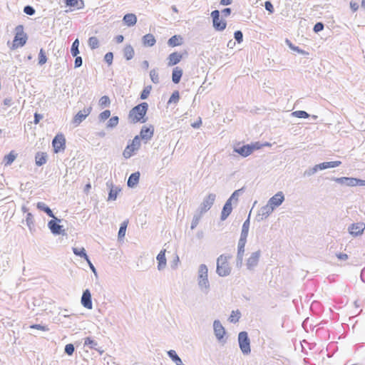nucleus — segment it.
Masks as SVG:
<instances>
[{
	"mask_svg": "<svg viewBox=\"0 0 365 365\" xmlns=\"http://www.w3.org/2000/svg\"><path fill=\"white\" fill-rule=\"evenodd\" d=\"M197 285L200 292L207 294L210 290V284L208 279V268L207 265L201 264L197 270Z\"/></svg>",
	"mask_w": 365,
	"mask_h": 365,
	"instance_id": "1",
	"label": "nucleus"
},
{
	"mask_svg": "<svg viewBox=\"0 0 365 365\" xmlns=\"http://www.w3.org/2000/svg\"><path fill=\"white\" fill-rule=\"evenodd\" d=\"M148 108V105L147 103H141L130 110L129 113V118L133 123L140 121L145 123L146 119L144 118V117L147 113Z\"/></svg>",
	"mask_w": 365,
	"mask_h": 365,
	"instance_id": "2",
	"label": "nucleus"
},
{
	"mask_svg": "<svg viewBox=\"0 0 365 365\" xmlns=\"http://www.w3.org/2000/svg\"><path fill=\"white\" fill-rule=\"evenodd\" d=\"M230 256L220 255L217 259L216 272L220 277H227L231 273V267L228 264Z\"/></svg>",
	"mask_w": 365,
	"mask_h": 365,
	"instance_id": "3",
	"label": "nucleus"
},
{
	"mask_svg": "<svg viewBox=\"0 0 365 365\" xmlns=\"http://www.w3.org/2000/svg\"><path fill=\"white\" fill-rule=\"evenodd\" d=\"M15 36L13 41V48L24 46L27 41V35L24 31L22 25H18L15 28Z\"/></svg>",
	"mask_w": 365,
	"mask_h": 365,
	"instance_id": "4",
	"label": "nucleus"
},
{
	"mask_svg": "<svg viewBox=\"0 0 365 365\" xmlns=\"http://www.w3.org/2000/svg\"><path fill=\"white\" fill-rule=\"evenodd\" d=\"M238 342L240 348L243 354L248 355L251 352L250 340L246 331H241L238 334Z\"/></svg>",
	"mask_w": 365,
	"mask_h": 365,
	"instance_id": "5",
	"label": "nucleus"
},
{
	"mask_svg": "<svg viewBox=\"0 0 365 365\" xmlns=\"http://www.w3.org/2000/svg\"><path fill=\"white\" fill-rule=\"evenodd\" d=\"M260 145L258 143L247 144L241 147H235L234 152L240 154L241 156L246 158L251 155L254 150L259 149Z\"/></svg>",
	"mask_w": 365,
	"mask_h": 365,
	"instance_id": "6",
	"label": "nucleus"
},
{
	"mask_svg": "<svg viewBox=\"0 0 365 365\" xmlns=\"http://www.w3.org/2000/svg\"><path fill=\"white\" fill-rule=\"evenodd\" d=\"M261 257V251L257 250L250 254L246 260V267L249 271H254L257 267Z\"/></svg>",
	"mask_w": 365,
	"mask_h": 365,
	"instance_id": "7",
	"label": "nucleus"
},
{
	"mask_svg": "<svg viewBox=\"0 0 365 365\" xmlns=\"http://www.w3.org/2000/svg\"><path fill=\"white\" fill-rule=\"evenodd\" d=\"M211 17L212 18L213 27L215 30L221 31L226 28L227 23L225 20L220 18V11L218 10L212 11Z\"/></svg>",
	"mask_w": 365,
	"mask_h": 365,
	"instance_id": "8",
	"label": "nucleus"
},
{
	"mask_svg": "<svg viewBox=\"0 0 365 365\" xmlns=\"http://www.w3.org/2000/svg\"><path fill=\"white\" fill-rule=\"evenodd\" d=\"M52 218L53 220H51L48 222V227L49 228L52 234L55 235H64L65 230H63L62 226L58 224L61 221V220L56 217L55 216L54 217Z\"/></svg>",
	"mask_w": 365,
	"mask_h": 365,
	"instance_id": "9",
	"label": "nucleus"
},
{
	"mask_svg": "<svg viewBox=\"0 0 365 365\" xmlns=\"http://www.w3.org/2000/svg\"><path fill=\"white\" fill-rule=\"evenodd\" d=\"M54 153H58L66 148V139L63 134L56 135L52 141Z\"/></svg>",
	"mask_w": 365,
	"mask_h": 365,
	"instance_id": "10",
	"label": "nucleus"
},
{
	"mask_svg": "<svg viewBox=\"0 0 365 365\" xmlns=\"http://www.w3.org/2000/svg\"><path fill=\"white\" fill-rule=\"evenodd\" d=\"M247 240L240 239L237 245V254L236 258V267L238 268L242 267L243 264V257L245 253V247Z\"/></svg>",
	"mask_w": 365,
	"mask_h": 365,
	"instance_id": "11",
	"label": "nucleus"
},
{
	"mask_svg": "<svg viewBox=\"0 0 365 365\" xmlns=\"http://www.w3.org/2000/svg\"><path fill=\"white\" fill-rule=\"evenodd\" d=\"M216 198V195L214 193L209 194L202 201L200 206V213H204L208 211L214 204Z\"/></svg>",
	"mask_w": 365,
	"mask_h": 365,
	"instance_id": "12",
	"label": "nucleus"
},
{
	"mask_svg": "<svg viewBox=\"0 0 365 365\" xmlns=\"http://www.w3.org/2000/svg\"><path fill=\"white\" fill-rule=\"evenodd\" d=\"M92 107L85 108L83 110H80L76 113L73 119V123L77 126L91 113Z\"/></svg>",
	"mask_w": 365,
	"mask_h": 365,
	"instance_id": "13",
	"label": "nucleus"
},
{
	"mask_svg": "<svg viewBox=\"0 0 365 365\" xmlns=\"http://www.w3.org/2000/svg\"><path fill=\"white\" fill-rule=\"evenodd\" d=\"M154 128L153 125L149 127L143 126L140 132V138L145 143H148L153 136Z\"/></svg>",
	"mask_w": 365,
	"mask_h": 365,
	"instance_id": "14",
	"label": "nucleus"
},
{
	"mask_svg": "<svg viewBox=\"0 0 365 365\" xmlns=\"http://www.w3.org/2000/svg\"><path fill=\"white\" fill-rule=\"evenodd\" d=\"M284 200V195L282 192L279 191L272 196L267 203L274 208V210L282 205Z\"/></svg>",
	"mask_w": 365,
	"mask_h": 365,
	"instance_id": "15",
	"label": "nucleus"
},
{
	"mask_svg": "<svg viewBox=\"0 0 365 365\" xmlns=\"http://www.w3.org/2000/svg\"><path fill=\"white\" fill-rule=\"evenodd\" d=\"M274 211V208L271 207L268 203L262 207L257 215V220L262 221L267 219Z\"/></svg>",
	"mask_w": 365,
	"mask_h": 365,
	"instance_id": "16",
	"label": "nucleus"
},
{
	"mask_svg": "<svg viewBox=\"0 0 365 365\" xmlns=\"http://www.w3.org/2000/svg\"><path fill=\"white\" fill-rule=\"evenodd\" d=\"M214 334L217 339L220 341L223 339L226 331L224 327L219 320H215L213 322Z\"/></svg>",
	"mask_w": 365,
	"mask_h": 365,
	"instance_id": "17",
	"label": "nucleus"
},
{
	"mask_svg": "<svg viewBox=\"0 0 365 365\" xmlns=\"http://www.w3.org/2000/svg\"><path fill=\"white\" fill-rule=\"evenodd\" d=\"M365 229V225L362 222L354 223L349 227V232L354 236L361 235Z\"/></svg>",
	"mask_w": 365,
	"mask_h": 365,
	"instance_id": "18",
	"label": "nucleus"
},
{
	"mask_svg": "<svg viewBox=\"0 0 365 365\" xmlns=\"http://www.w3.org/2000/svg\"><path fill=\"white\" fill-rule=\"evenodd\" d=\"M81 304L82 305L88 309H91L93 307L92 300H91V294L89 289H86L83 291L82 297H81Z\"/></svg>",
	"mask_w": 365,
	"mask_h": 365,
	"instance_id": "19",
	"label": "nucleus"
},
{
	"mask_svg": "<svg viewBox=\"0 0 365 365\" xmlns=\"http://www.w3.org/2000/svg\"><path fill=\"white\" fill-rule=\"evenodd\" d=\"M108 187H110V192L108 194V200H115L119 192H120L121 189L118 186H113L112 182L109 183L108 182L106 183Z\"/></svg>",
	"mask_w": 365,
	"mask_h": 365,
	"instance_id": "20",
	"label": "nucleus"
},
{
	"mask_svg": "<svg viewBox=\"0 0 365 365\" xmlns=\"http://www.w3.org/2000/svg\"><path fill=\"white\" fill-rule=\"evenodd\" d=\"M232 202L227 200L225 204L223 206V208H222V210L221 212V216H220L221 220H222V221L225 220L228 217V216L230 215V213L232 212Z\"/></svg>",
	"mask_w": 365,
	"mask_h": 365,
	"instance_id": "21",
	"label": "nucleus"
},
{
	"mask_svg": "<svg viewBox=\"0 0 365 365\" xmlns=\"http://www.w3.org/2000/svg\"><path fill=\"white\" fill-rule=\"evenodd\" d=\"M158 270H163L166 267L165 250H161L156 257Z\"/></svg>",
	"mask_w": 365,
	"mask_h": 365,
	"instance_id": "22",
	"label": "nucleus"
},
{
	"mask_svg": "<svg viewBox=\"0 0 365 365\" xmlns=\"http://www.w3.org/2000/svg\"><path fill=\"white\" fill-rule=\"evenodd\" d=\"M333 180L335 182L341 184L346 185L347 186H355L356 178H347V177H341V178H334Z\"/></svg>",
	"mask_w": 365,
	"mask_h": 365,
	"instance_id": "23",
	"label": "nucleus"
},
{
	"mask_svg": "<svg viewBox=\"0 0 365 365\" xmlns=\"http://www.w3.org/2000/svg\"><path fill=\"white\" fill-rule=\"evenodd\" d=\"M182 58V56L178 52H173V53H170L168 58V66H172L176 65L181 61Z\"/></svg>",
	"mask_w": 365,
	"mask_h": 365,
	"instance_id": "24",
	"label": "nucleus"
},
{
	"mask_svg": "<svg viewBox=\"0 0 365 365\" xmlns=\"http://www.w3.org/2000/svg\"><path fill=\"white\" fill-rule=\"evenodd\" d=\"M140 173L139 172H135V173H132L130 177L128 178V182H127V185L129 187H135L138 182H139V179H140Z\"/></svg>",
	"mask_w": 365,
	"mask_h": 365,
	"instance_id": "25",
	"label": "nucleus"
},
{
	"mask_svg": "<svg viewBox=\"0 0 365 365\" xmlns=\"http://www.w3.org/2000/svg\"><path fill=\"white\" fill-rule=\"evenodd\" d=\"M182 76V69L180 67H175L173 70L172 81L174 83H178Z\"/></svg>",
	"mask_w": 365,
	"mask_h": 365,
	"instance_id": "26",
	"label": "nucleus"
},
{
	"mask_svg": "<svg viewBox=\"0 0 365 365\" xmlns=\"http://www.w3.org/2000/svg\"><path fill=\"white\" fill-rule=\"evenodd\" d=\"M250 229V216L244 222L242 227L241 235L240 239L247 240V237L248 236Z\"/></svg>",
	"mask_w": 365,
	"mask_h": 365,
	"instance_id": "27",
	"label": "nucleus"
},
{
	"mask_svg": "<svg viewBox=\"0 0 365 365\" xmlns=\"http://www.w3.org/2000/svg\"><path fill=\"white\" fill-rule=\"evenodd\" d=\"M123 21L128 26H134L137 22L136 16L133 14H127L123 17Z\"/></svg>",
	"mask_w": 365,
	"mask_h": 365,
	"instance_id": "28",
	"label": "nucleus"
},
{
	"mask_svg": "<svg viewBox=\"0 0 365 365\" xmlns=\"http://www.w3.org/2000/svg\"><path fill=\"white\" fill-rule=\"evenodd\" d=\"M156 40L151 34H148L143 37V43L145 46H153L155 45Z\"/></svg>",
	"mask_w": 365,
	"mask_h": 365,
	"instance_id": "29",
	"label": "nucleus"
},
{
	"mask_svg": "<svg viewBox=\"0 0 365 365\" xmlns=\"http://www.w3.org/2000/svg\"><path fill=\"white\" fill-rule=\"evenodd\" d=\"M47 154L46 153H37L35 156L36 164L38 166L44 165L47 161Z\"/></svg>",
	"mask_w": 365,
	"mask_h": 365,
	"instance_id": "30",
	"label": "nucleus"
},
{
	"mask_svg": "<svg viewBox=\"0 0 365 365\" xmlns=\"http://www.w3.org/2000/svg\"><path fill=\"white\" fill-rule=\"evenodd\" d=\"M36 207L38 210L45 212L49 217H54V215L52 210L48 207L46 203L43 202H38L36 205Z\"/></svg>",
	"mask_w": 365,
	"mask_h": 365,
	"instance_id": "31",
	"label": "nucleus"
},
{
	"mask_svg": "<svg viewBox=\"0 0 365 365\" xmlns=\"http://www.w3.org/2000/svg\"><path fill=\"white\" fill-rule=\"evenodd\" d=\"M26 225L30 230L31 232H33L34 229V216L31 213L27 212L26 217Z\"/></svg>",
	"mask_w": 365,
	"mask_h": 365,
	"instance_id": "32",
	"label": "nucleus"
},
{
	"mask_svg": "<svg viewBox=\"0 0 365 365\" xmlns=\"http://www.w3.org/2000/svg\"><path fill=\"white\" fill-rule=\"evenodd\" d=\"M169 357L176 364V365H184L181 359L178 356L175 351L170 350L168 351Z\"/></svg>",
	"mask_w": 365,
	"mask_h": 365,
	"instance_id": "33",
	"label": "nucleus"
},
{
	"mask_svg": "<svg viewBox=\"0 0 365 365\" xmlns=\"http://www.w3.org/2000/svg\"><path fill=\"white\" fill-rule=\"evenodd\" d=\"M134 53V49L130 45H127L123 50L124 57L127 60L132 59L133 58Z\"/></svg>",
	"mask_w": 365,
	"mask_h": 365,
	"instance_id": "34",
	"label": "nucleus"
},
{
	"mask_svg": "<svg viewBox=\"0 0 365 365\" xmlns=\"http://www.w3.org/2000/svg\"><path fill=\"white\" fill-rule=\"evenodd\" d=\"M73 252L76 255L83 257L86 261H88V256L87 255L86 250L83 247H81V248L73 247Z\"/></svg>",
	"mask_w": 365,
	"mask_h": 365,
	"instance_id": "35",
	"label": "nucleus"
},
{
	"mask_svg": "<svg viewBox=\"0 0 365 365\" xmlns=\"http://www.w3.org/2000/svg\"><path fill=\"white\" fill-rule=\"evenodd\" d=\"M150 78L151 81L153 83L158 84L160 83V78H159V75H158L157 68H153V69L150 70Z\"/></svg>",
	"mask_w": 365,
	"mask_h": 365,
	"instance_id": "36",
	"label": "nucleus"
},
{
	"mask_svg": "<svg viewBox=\"0 0 365 365\" xmlns=\"http://www.w3.org/2000/svg\"><path fill=\"white\" fill-rule=\"evenodd\" d=\"M181 39L182 38H180V36L175 35L169 38V40L168 41V44L172 47L179 46L181 44V42H180Z\"/></svg>",
	"mask_w": 365,
	"mask_h": 365,
	"instance_id": "37",
	"label": "nucleus"
},
{
	"mask_svg": "<svg viewBox=\"0 0 365 365\" xmlns=\"http://www.w3.org/2000/svg\"><path fill=\"white\" fill-rule=\"evenodd\" d=\"M285 43L292 50L303 55L308 54V53L306 52L305 51L302 50L298 46H295L294 45H293L289 39H286Z\"/></svg>",
	"mask_w": 365,
	"mask_h": 365,
	"instance_id": "38",
	"label": "nucleus"
},
{
	"mask_svg": "<svg viewBox=\"0 0 365 365\" xmlns=\"http://www.w3.org/2000/svg\"><path fill=\"white\" fill-rule=\"evenodd\" d=\"M241 317V313L239 310L232 311L229 317V321L232 323H236L239 321Z\"/></svg>",
	"mask_w": 365,
	"mask_h": 365,
	"instance_id": "39",
	"label": "nucleus"
},
{
	"mask_svg": "<svg viewBox=\"0 0 365 365\" xmlns=\"http://www.w3.org/2000/svg\"><path fill=\"white\" fill-rule=\"evenodd\" d=\"M78 46H79V41L78 38H76L73 42L71 48V53L73 56H76L79 53Z\"/></svg>",
	"mask_w": 365,
	"mask_h": 365,
	"instance_id": "40",
	"label": "nucleus"
},
{
	"mask_svg": "<svg viewBox=\"0 0 365 365\" xmlns=\"http://www.w3.org/2000/svg\"><path fill=\"white\" fill-rule=\"evenodd\" d=\"M88 46L91 49H96L99 46V41L97 37L91 36L88 38Z\"/></svg>",
	"mask_w": 365,
	"mask_h": 365,
	"instance_id": "41",
	"label": "nucleus"
},
{
	"mask_svg": "<svg viewBox=\"0 0 365 365\" xmlns=\"http://www.w3.org/2000/svg\"><path fill=\"white\" fill-rule=\"evenodd\" d=\"M119 118L118 116H113L109 119L107 123L106 128H114L118 124Z\"/></svg>",
	"mask_w": 365,
	"mask_h": 365,
	"instance_id": "42",
	"label": "nucleus"
},
{
	"mask_svg": "<svg viewBox=\"0 0 365 365\" xmlns=\"http://www.w3.org/2000/svg\"><path fill=\"white\" fill-rule=\"evenodd\" d=\"M127 225H128L127 221H124L120 224V227L118 234V237L119 239H122L125 237Z\"/></svg>",
	"mask_w": 365,
	"mask_h": 365,
	"instance_id": "43",
	"label": "nucleus"
},
{
	"mask_svg": "<svg viewBox=\"0 0 365 365\" xmlns=\"http://www.w3.org/2000/svg\"><path fill=\"white\" fill-rule=\"evenodd\" d=\"M16 159V155L14 154L13 152H11L9 154L4 156V162L5 163V165H11L14 160Z\"/></svg>",
	"mask_w": 365,
	"mask_h": 365,
	"instance_id": "44",
	"label": "nucleus"
},
{
	"mask_svg": "<svg viewBox=\"0 0 365 365\" xmlns=\"http://www.w3.org/2000/svg\"><path fill=\"white\" fill-rule=\"evenodd\" d=\"M140 140L141 138L139 135L135 136L131 144H130V147L135 150H138L140 146Z\"/></svg>",
	"mask_w": 365,
	"mask_h": 365,
	"instance_id": "45",
	"label": "nucleus"
},
{
	"mask_svg": "<svg viewBox=\"0 0 365 365\" xmlns=\"http://www.w3.org/2000/svg\"><path fill=\"white\" fill-rule=\"evenodd\" d=\"M84 346H88L91 349H97L98 343L90 337H87L85 339Z\"/></svg>",
	"mask_w": 365,
	"mask_h": 365,
	"instance_id": "46",
	"label": "nucleus"
},
{
	"mask_svg": "<svg viewBox=\"0 0 365 365\" xmlns=\"http://www.w3.org/2000/svg\"><path fill=\"white\" fill-rule=\"evenodd\" d=\"M47 61V57L46 56L45 51L43 48L40 49L39 53H38V64L40 66H42L45 64Z\"/></svg>",
	"mask_w": 365,
	"mask_h": 365,
	"instance_id": "47",
	"label": "nucleus"
},
{
	"mask_svg": "<svg viewBox=\"0 0 365 365\" xmlns=\"http://www.w3.org/2000/svg\"><path fill=\"white\" fill-rule=\"evenodd\" d=\"M151 90H152L151 86H145L140 93V98L143 100L147 99Z\"/></svg>",
	"mask_w": 365,
	"mask_h": 365,
	"instance_id": "48",
	"label": "nucleus"
},
{
	"mask_svg": "<svg viewBox=\"0 0 365 365\" xmlns=\"http://www.w3.org/2000/svg\"><path fill=\"white\" fill-rule=\"evenodd\" d=\"M135 150L133 149L130 145H128L123 153V157L126 159L130 158Z\"/></svg>",
	"mask_w": 365,
	"mask_h": 365,
	"instance_id": "49",
	"label": "nucleus"
},
{
	"mask_svg": "<svg viewBox=\"0 0 365 365\" xmlns=\"http://www.w3.org/2000/svg\"><path fill=\"white\" fill-rule=\"evenodd\" d=\"M242 192V188L234 191V192L231 195V196L230 197V198L227 200L231 202L232 201H235V202H237L240 194Z\"/></svg>",
	"mask_w": 365,
	"mask_h": 365,
	"instance_id": "50",
	"label": "nucleus"
},
{
	"mask_svg": "<svg viewBox=\"0 0 365 365\" xmlns=\"http://www.w3.org/2000/svg\"><path fill=\"white\" fill-rule=\"evenodd\" d=\"M110 103V101L108 96H103L99 100V105L101 107H108Z\"/></svg>",
	"mask_w": 365,
	"mask_h": 365,
	"instance_id": "51",
	"label": "nucleus"
},
{
	"mask_svg": "<svg viewBox=\"0 0 365 365\" xmlns=\"http://www.w3.org/2000/svg\"><path fill=\"white\" fill-rule=\"evenodd\" d=\"M292 115L299 118H307L309 116V115L304 110H297L293 112Z\"/></svg>",
	"mask_w": 365,
	"mask_h": 365,
	"instance_id": "52",
	"label": "nucleus"
},
{
	"mask_svg": "<svg viewBox=\"0 0 365 365\" xmlns=\"http://www.w3.org/2000/svg\"><path fill=\"white\" fill-rule=\"evenodd\" d=\"M79 3L81 4H83V2L81 0H66V5L72 7L81 8L78 5Z\"/></svg>",
	"mask_w": 365,
	"mask_h": 365,
	"instance_id": "53",
	"label": "nucleus"
},
{
	"mask_svg": "<svg viewBox=\"0 0 365 365\" xmlns=\"http://www.w3.org/2000/svg\"><path fill=\"white\" fill-rule=\"evenodd\" d=\"M180 99V94H179V92L178 91H174L169 101H168V103H176Z\"/></svg>",
	"mask_w": 365,
	"mask_h": 365,
	"instance_id": "54",
	"label": "nucleus"
},
{
	"mask_svg": "<svg viewBox=\"0 0 365 365\" xmlns=\"http://www.w3.org/2000/svg\"><path fill=\"white\" fill-rule=\"evenodd\" d=\"M75 348L73 344H68L66 345L64 351L66 354H67L68 356H71L74 352Z\"/></svg>",
	"mask_w": 365,
	"mask_h": 365,
	"instance_id": "55",
	"label": "nucleus"
},
{
	"mask_svg": "<svg viewBox=\"0 0 365 365\" xmlns=\"http://www.w3.org/2000/svg\"><path fill=\"white\" fill-rule=\"evenodd\" d=\"M326 169L332 168L339 166L341 164V161H331V162H324Z\"/></svg>",
	"mask_w": 365,
	"mask_h": 365,
	"instance_id": "56",
	"label": "nucleus"
},
{
	"mask_svg": "<svg viewBox=\"0 0 365 365\" xmlns=\"http://www.w3.org/2000/svg\"><path fill=\"white\" fill-rule=\"evenodd\" d=\"M110 116V111L109 110H106L100 113L99 119L101 121H103L108 119Z\"/></svg>",
	"mask_w": 365,
	"mask_h": 365,
	"instance_id": "57",
	"label": "nucleus"
},
{
	"mask_svg": "<svg viewBox=\"0 0 365 365\" xmlns=\"http://www.w3.org/2000/svg\"><path fill=\"white\" fill-rule=\"evenodd\" d=\"M317 172V169L316 166L314 165L313 168L306 170L304 173V176L309 177V176L313 175Z\"/></svg>",
	"mask_w": 365,
	"mask_h": 365,
	"instance_id": "58",
	"label": "nucleus"
},
{
	"mask_svg": "<svg viewBox=\"0 0 365 365\" xmlns=\"http://www.w3.org/2000/svg\"><path fill=\"white\" fill-rule=\"evenodd\" d=\"M235 39L237 43H241L243 40V34L241 31H237L234 34Z\"/></svg>",
	"mask_w": 365,
	"mask_h": 365,
	"instance_id": "59",
	"label": "nucleus"
},
{
	"mask_svg": "<svg viewBox=\"0 0 365 365\" xmlns=\"http://www.w3.org/2000/svg\"><path fill=\"white\" fill-rule=\"evenodd\" d=\"M24 12L27 15L32 16L35 14V9L31 6H26L24 8Z\"/></svg>",
	"mask_w": 365,
	"mask_h": 365,
	"instance_id": "60",
	"label": "nucleus"
},
{
	"mask_svg": "<svg viewBox=\"0 0 365 365\" xmlns=\"http://www.w3.org/2000/svg\"><path fill=\"white\" fill-rule=\"evenodd\" d=\"M264 7H265V9L267 11H268L270 14H272L274 13V6L272 5V4L271 3V1H266L264 2Z\"/></svg>",
	"mask_w": 365,
	"mask_h": 365,
	"instance_id": "61",
	"label": "nucleus"
},
{
	"mask_svg": "<svg viewBox=\"0 0 365 365\" xmlns=\"http://www.w3.org/2000/svg\"><path fill=\"white\" fill-rule=\"evenodd\" d=\"M105 61L108 63V65H110L113 62V54L112 52H108L104 56Z\"/></svg>",
	"mask_w": 365,
	"mask_h": 365,
	"instance_id": "62",
	"label": "nucleus"
},
{
	"mask_svg": "<svg viewBox=\"0 0 365 365\" xmlns=\"http://www.w3.org/2000/svg\"><path fill=\"white\" fill-rule=\"evenodd\" d=\"M324 24L322 22H318L314 25L313 30L314 32L318 33V32L322 31L324 29Z\"/></svg>",
	"mask_w": 365,
	"mask_h": 365,
	"instance_id": "63",
	"label": "nucleus"
},
{
	"mask_svg": "<svg viewBox=\"0 0 365 365\" xmlns=\"http://www.w3.org/2000/svg\"><path fill=\"white\" fill-rule=\"evenodd\" d=\"M200 218V216H197V215H195L193 217V219H192V223H191V227H190V228L192 230H194L197 227V225L199 223Z\"/></svg>",
	"mask_w": 365,
	"mask_h": 365,
	"instance_id": "64",
	"label": "nucleus"
}]
</instances>
